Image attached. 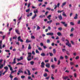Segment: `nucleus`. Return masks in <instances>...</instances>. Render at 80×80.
Returning <instances> with one entry per match:
<instances>
[{
  "label": "nucleus",
  "mask_w": 80,
  "mask_h": 80,
  "mask_svg": "<svg viewBox=\"0 0 80 80\" xmlns=\"http://www.w3.org/2000/svg\"><path fill=\"white\" fill-rule=\"evenodd\" d=\"M62 40L63 42H64V41H65V38H62Z\"/></svg>",
  "instance_id": "obj_46"
},
{
  "label": "nucleus",
  "mask_w": 80,
  "mask_h": 80,
  "mask_svg": "<svg viewBox=\"0 0 80 80\" xmlns=\"http://www.w3.org/2000/svg\"><path fill=\"white\" fill-rule=\"evenodd\" d=\"M69 78L71 79L72 80H73V78H72L73 77V76L72 75H69Z\"/></svg>",
  "instance_id": "obj_32"
},
{
  "label": "nucleus",
  "mask_w": 80,
  "mask_h": 80,
  "mask_svg": "<svg viewBox=\"0 0 80 80\" xmlns=\"http://www.w3.org/2000/svg\"><path fill=\"white\" fill-rule=\"evenodd\" d=\"M60 60H58V63L57 64V65H60Z\"/></svg>",
  "instance_id": "obj_50"
},
{
  "label": "nucleus",
  "mask_w": 80,
  "mask_h": 80,
  "mask_svg": "<svg viewBox=\"0 0 80 80\" xmlns=\"http://www.w3.org/2000/svg\"><path fill=\"white\" fill-rule=\"evenodd\" d=\"M32 12H31L29 13V14H28L27 15V17H30V16H32Z\"/></svg>",
  "instance_id": "obj_22"
},
{
  "label": "nucleus",
  "mask_w": 80,
  "mask_h": 80,
  "mask_svg": "<svg viewBox=\"0 0 80 80\" xmlns=\"http://www.w3.org/2000/svg\"><path fill=\"white\" fill-rule=\"evenodd\" d=\"M70 24L71 25H74V23H73V22H70Z\"/></svg>",
  "instance_id": "obj_58"
},
{
  "label": "nucleus",
  "mask_w": 80,
  "mask_h": 80,
  "mask_svg": "<svg viewBox=\"0 0 80 80\" xmlns=\"http://www.w3.org/2000/svg\"><path fill=\"white\" fill-rule=\"evenodd\" d=\"M34 60H38V58L37 57L36 58H34Z\"/></svg>",
  "instance_id": "obj_42"
},
{
  "label": "nucleus",
  "mask_w": 80,
  "mask_h": 80,
  "mask_svg": "<svg viewBox=\"0 0 80 80\" xmlns=\"http://www.w3.org/2000/svg\"><path fill=\"white\" fill-rule=\"evenodd\" d=\"M37 17V14H34V16H33L32 18V20H33V19H35V18Z\"/></svg>",
  "instance_id": "obj_14"
},
{
  "label": "nucleus",
  "mask_w": 80,
  "mask_h": 80,
  "mask_svg": "<svg viewBox=\"0 0 80 80\" xmlns=\"http://www.w3.org/2000/svg\"><path fill=\"white\" fill-rule=\"evenodd\" d=\"M66 53L67 55H70V53H69L68 51H66Z\"/></svg>",
  "instance_id": "obj_57"
},
{
  "label": "nucleus",
  "mask_w": 80,
  "mask_h": 80,
  "mask_svg": "<svg viewBox=\"0 0 80 80\" xmlns=\"http://www.w3.org/2000/svg\"><path fill=\"white\" fill-rule=\"evenodd\" d=\"M26 70L28 72V75H31V73H30V70H28V69H27Z\"/></svg>",
  "instance_id": "obj_17"
},
{
  "label": "nucleus",
  "mask_w": 80,
  "mask_h": 80,
  "mask_svg": "<svg viewBox=\"0 0 80 80\" xmlns=\"http://www.w3.org/2000/svg\"><path fill=\"white\" fill-rule=\"evenodd\" d=\"M57 34L58 36H60L61 35H62V34L60 32H58Z\"/></svg>",
  "instance_id": "obj_29"
},
{
  "label": "nucleus",
  "mask_w": 80,
  "mask_h": 80,
  "mask_svg": "<svg viewBox=\"0 0 80 80\" xmlns=\"http://www.w3.org/2000/svg\"><path fill=\"white\" fill-rule=\"evenodd\" d=\"M8 67H9L10 70L11 71H13V68H12V67H11V66L10 65H8Z\"/></svg>",
  "instance_id": "obj_11"
},
{
  "label": "nucleus",
  "mask_w": 80,
  "mask_h": 80,
  "mask_svg": "<svg viewBox=\"0 0 80 80\" xmlns=\"http://www.w3.org/2000/svg\"><path fill=\"white\" fill-rule=\"evenodd\" d=\"M9 77L11 78H12L13 77V76L12 75V74H10V75L9 76Z\"/></svg>",
  "instance_id": "obj_41"
},
{
  "label": "nucleus",
  "mask_w": 80,
  "mask_h": 80,
  "mask_svg": "<svg viewBox=\"0 0 80 80\" xmlns=\"http://www.w3.org/2000/svg\"><path fill=\"white\" fill-rule=\"evenodd\" d=\"M65 58L66 59V60L68 59V57L67 56H65Z\"/></svg>",
  "instance_id": "obj_60"
},
{
  "label": "nucleus",
  "mask_w": 80,
  "mask_h": 80,
  "mask_svg": "<svg viewBox=\"0 0 80 80\" xmlns=\"http://www.w3.org/2000/svg\"><path fill=\"white\" fill-rule=\"evenodd\" d=\"M30 63L31 65H33V64H34V62L33 61H31L30 62Z\"/></svg>",
  "instance_id": "obj_28"
},
{
  "label": "nucleus",
  "mask_w": 80,
  "mask_h": 80,
  "mask_svg": "<svg viewBox=\"0 0 80 80\" xmlns=\"http://www.w3.org/2000/svg\"><path fill=\"white\" fill-rule=\"evenodd\" d=\"M45 72H49L48 70V69H47V68L45 69Z\"/></svg>",
  "instance_id": "obj_47"
},
{
  "label": "nucleus",
  "mask_w": 80,
  "mask_h": 80,
  "mask_svg": "<svg viewBox=\"0 0 80 80\" xmlns=\"http://www.w3.org/2000/svg\"><path fill=\"white\" fill-rule=\"evenodd\" d=\"M15 31L16 33H17V34H18V35H20V32L18 30L16 29Z\"/></svg>",
  "instance_id": "obj_12"
},
{
  "label": "nucleus",
  "mask_w": 80,
  "mask_h": 80,
  "mask_svg": "<svg viewBox=\"0 0 80 80\" xmlns=\"http://www.w3.org/2000/svg\"><path fill=\"white\" fill-rule=\"evenodd\" d=\"M48 12H46L45 13V15L46 16H47V14H48Z\"/></svg>",
  "instance_id": "obj_59"
},
{
  "label": "nucleus",
  "mask_w": 80,
  "mask_h": 80,
  "mask_svg": "<svg viewBox=\"0 0 80 80\" xmlns=\"http://www.w3.org/2000/svg\"><path fill=\"white\" fill-rule=\"evenodd\" d=\"M31 38L32 39H35V37L33 36H32L31 37Z\"/></svg>",
  "instance_id": "obj_40"
},
{
  "label": "nucleus",
  "mask_w": 80,
  "mask_h": 80,
  "mask_svg": "<svg viewBox=\"0 0 80 80\" xmlns=\"http://www.w3.org/2000/svg\"><path fill=\"white\" fill-rule=\"evenodd\" d=\"M32 53L33 55H35V52L34 51H33L32 52Z\"/></svg>",
  "instance_id": "obj_63"
},
{
  "label": "nucleus",
  "mask_w": 80,
  "mask_h": 80,
  "mask_svg": "<svg viewBox=\"0 0 80 80\" xmlns=\"http://www.w3.org/2000/svg\"><path fill=\"white\" fill-rule=\"evenodd\" d=\"M54 6H55V7L54 8V9H56L57 8V6L56 5H54Z\"/></svg>",
  "instance_id": "obj_56"
},
{
  "label": "nucleus",
  "mask_w": 80,
  "mask_h": 80,
  "mask_svg": "<svg viewBox=\"0 0 80 80\" xmlns=\"http://www.w3.org/2000/svg\"><path fill=\"white\" fill-rule=\"evenodd\" d=\"M51 67L52 69L55 68V64L52 65H51Z\"/></svg>",
  "instance_id": "obj_25"
},
{
  "label": "nucleus",
  "mask_w": 80,
  "mask_h": 80,
  "mask_svg": "<svg viewBox=\"0 0 80 80\" xmlns=\"http://www.w3.org/2000/svg\"><path fill=\"white\" fill-rule=\"evenodd\" d=\"M41 56H42V57H45V56H46V55H45V54L44 53H42L41 54Z\"/></svg>",
  "instance_id": "obj_20"
},
{
  "label": "nucleus",
  "mask_w": 80,
  "mask_h": 80,
  "mask_svg": "<svg viewBox=\"0 0 80 80\" xmlns=\"http://www.w3.org/2000/svg\"><path fill=\"white\" fill-rule=\"evenodd\" d=\"M49 54H50V57H52V56H53V53L51 52H49Z\"/></svg>",
  "instance_id": "obj_39"
},
{
  "label": "nucleus",
  "mask_w": 80,
  "mask_h": 80,
  "mask_svg": "<svg viewBox=\"0 0 80 80\" xmlns=\"http://www.w3.org/2000/svg\"><path fill=\"white\" fill-rule=\"evenodd\" d=\"M39 29H40V28L39 26H38L37 28V30H39Z\"/></svg>",
  "instance_id": "obj_61"
},
{
  "label": "nucleus",
  "mask_w": 80,
  "mask_h": 80,
  "mask_svg": "<svg viewBox=\"0 0 80 80\" xmlns=\"http://www.w3.org/2000/svg\"><path fill=\"white\" fill-rule=\"evenodd\" d=\"M28 50H31L32 49V47H31V45L30 44L28 45Z\"/></svg>",
  "instance_id": "obj_19"
},
{
  "label": "nucleus",
  "mask_w": 80,
  "mask_h": 80,
  "mask_svg": "<svg viewBox=\"0 0 80 80\" xmlns=\"http://www.w3.org/2000/svg\"><path fill=\"white\" fill-rule=\"evenodd\" d=\"M30 11V9L29 8L28 9H27L26 10V12H29Z\"/></svg>",
  "instance_id": "obj_62"
},
{
  "label": "nucleus",
  "mask_w": 80,
  "mask_h": 80,
  "mask_svg": "<svg viewBox=\"0 0 80 80\" xmlns=\"http://www.w3.org/2000/svg\"><path fill=\"white\" fill-rule=\"evenodd\" d=\"M53 53H56V50H55V49H54L53 50Z\"/></svg>",
  "instance_id": "obj_36"
},
{
  "label": "nucleus",
  "mask_w": 80,
  "mask_h": 80,
  "mask_svg": "<svg viewBox=\"0 0 80 80\" xmlns=\"http://www.w3.org/2000/svg\"><path fill=\"white\" fill-rule=\"evenodd\" d=\"M41 68H44V67H45V63L43 62H42L41 63Z\"/></svg>",
  "instance_id": "obj_6"
},
{
  "label": "nucleus",
  "mask_w": 80,
  "mask_h": 80,
  "mask_svg": "<svg viewBox=\"0 0 80 80\" xmlns=\"http://www.w3.org/2000/svg\"><path fill=\"white\" fill-rule=\"evenodd\" d=\"M28 55L27 57V59L28 61H30L32 60V58H29L32 57V52H28Z\"/></svg>",
  "instance_id": "obj_1"
},
{
  "label": "nucleus",
  "mask_w": 80,
  "mask_h": 80,
  "mask_svg": "<svg viewBox=\"0 0 80 80\" xmlns=\"http://www.w3.org/2000/svg\"><path fill=\"white\" fill-rule=\"evenodd\" d=\"M48 28L49 30H51V27L50 26H48Z\"/></svg>",
  "instance_id": "obj_52"
},
{
  "label": "nucleus",
  "mask_w": 80,
  "mask_h": 80,
  "mask_svg": "<svg viewBox=\"0 0 80 80\" xmlns=\"http://www.w3.org/2000/svg\"><path fill=\"white\" fill-rule=\"evenodd\" d=\"M63 16H64V17H67V15H66V14L65 13V12H63L62 13Z\"/></svg>",
  "instance_id": "obj_30"
},
{
  "label": "nucleus",
  "mask_w": 80,
  "mask_h": 80,
  "mask_svg": "<svg viewBox=\"0 0 80 80\" xmlns=\"http://www.w3.org/2000/svg\"><path fill=\"white\" fill-rule=\"evenodd\" d=\"M23 65V64L21 62H18V63L16 65Z\"/></svg>",
  "instance_id": "obj_23"
},
{
  "label": "nucleus",
  "mask_w": 80,
  "mask_h": 80,
  "mask_svg": "<svg viewBox=\"0 0 80 80\" xmlns=\"http://www.w3.org/2000/svg\"><path fill=\"white\" fill-rule=\"evenodd\" d=\"M61 23L62 24V25H64V27H67V26L68 25V24L67 23H65V22H61Z\"/></svg>",
  "instance_id": "obj_3"
},
{
  "label": "nucleus",
  "mask_w": 80,
  "mask_h": 80,
  "mask_svg": "<svg viewBox=\"0 0 80 80\" xmlns=\"http://www.w3.org/2000/svg\"><path fill=\"white\" fill-rule=\"evenodd\" d=\"M58 18L59 19V20H62L63 19V18H62V16L61 15V14H60L58 16Z\"/></svg>",
  "instance_id": "obj_7"
},
{
  "label": "nucleus",
  "mask_w": 80,
  "mask_h": 80,
  "mask_svg": "<svg viewBox=\"0 0 80 80\" xmlns=\"http://www.w3.org/2000/svg\"><path fill=\"white\" fill-rule=\"evenodd\" d=\"M66 45H68L69 47H71L72 45H71V44L69 43V42H67L66 43Z\"/></svg>",
  "instance_id": "obj_9"
},
{
  "label": "nucleus",
  "mask_w": 80,
  "mask_h": 80,
  "mask_svg": "<svg viewBox=\"0 0 80 80\" xmlns=\"http://www.w3.org/2000/svg\"><path fill=\"white\" fill-rule=\"evenodd\" d=\"M45 17V15H43V16L41 15L39 17L40 18H43V17Z\"/></svg>",
  "instance_id": "obj_31"
},
{
  "label": "nucleus",
  "mask_w": 80,
  "mask_h": 80,
  "mask_svg": "<svg viewBox=\"0 0 80 80\" xmlns=\"http://www.w3.org/2000/svg\"><path fill=\"white\" fill-rule=\"evenodd\" d=\"M52 20H50L49 21H48L47 22L48 23H49V24H50L51 23H52Z\"/></svg>",
  "instance_id": "obj_34"
},
{
  "label": "nucleus",
  "mask_w": 80,
  "mask_h": 80,
  "mask_svg": "<svg viewBox=\"0 0 80 80\" xmlns=\"http://www.w3.org/2000/svg\"><path fill=\"white\" fill-rule=\"evenodd\" d=\"M18 41H20L21 42H23V41L21 39V37L19 36L18 38Z\"/></svg>",
  "instance_id": "obj_5"
},
{
  "label": "nucleus",
  "mask_w": 80,
  "mask_h": 80,
  "mask_svg": "<svg viewBox=\"0 0 80 80\" xmlns=\"http://www.w3.org/2000/svg\"><path fill=\"white\" fill-rule=\"evenodd\" d=\"M64 58L62 56H60V60H63Z\"/></svg>",
  "instance_id": "obj_35"
},
{
  "label": "nucleus",
  "mask_w": 80,
  "mask_h": 80,
  "mask_svg": "<svg viewBox=\"0 0 80 80\" xmlns=\"http://www.w3.org/2000/svg\"><path fill=\"white\" fill-rule=\"evenodd\" d=\"M2 62H3V59H1L0 60V65H1V63ZM3 67V64H1L0 66V69H2Z\"/></svg>",
  "instance_id": "obj_2"
},
{
  "label": "nucleus",
  "mask_w": 80,
  "mask_h": 80,
  "mask_svg": "<svg viewBox=\"0 0 80 80\" xmlns=\"http://www.w3.org/2000/svg\"><path fill=\"white\" fill-rule=\"evenodd\" d=\"M18 72H19V73H22L23 72V71L21 70V69H19V70L18 71Z\"/></svg>",
  "instance_id": "obj_24"
},
{
  "label": "nucleus",
  "mask_w": 80,
  "mask_h": 80,
  "mask_svg": "<svg viewBox=\"0 0 80 80\" xmlns=\"http://www.w3.org/2000/svg\"><path fill=\"white\" fill-rule=\"evenodd\" d=\"M46 42L47 43H50V40L48 39L47 40Z\"/></svg>",
  "instance_id": "obj_26"
},
{
  "label": "nucleus",
  "mask_w": 80,
  "mask_h": 80,
  "mask_svg": "<svg viewBox=\"0 0 80 80\" xmlns=\"http://www.w3.org/2000/svg\"><path fill=\"white\" fill-rule=\"evenodd\" d=\"M70 63L71 66H72V65H74V62H70Z\"/></svg>",
  "instance_id": "obj_21"
},
{
  "label": "nucleus",
  "mask_w": 80,
  "mask_h": 80,
  "mask_svg": "<svg viewBox=\"0 0 80 80\" xmlns=\"http://www.w3.org/2000/svg\"><path fill=\"white\" fill-rule=\"evenodd\" d=\"M74 77H75V78H76V77H77V73H74Z\"/></svg>",
  "instance_id": "obj_53"
},
{
  "label": "nucleus",
  "mask_w": 80,
  "mask_h": 80,
  "mask_svg": "<svg viewBox=\"0 0 80 80\" xmlns=\"http://www.w3.org/2000/svg\"><path fill=\"white\" fill-rule=\"evenodd\" d=\"M52 15H49L47 17V18H51Z\"/></svg>",
  "instance_id": "obj_55"
},
{
  "label": "nucleus",
  "mask_w": 80,
  "mask_h": 80,
  "mask_svg": "<svg viewBox=\"0 0 80 80\" xmlns=\"http://www.w3.org/2000/svg\"><path fill=\"white\" fill-rule=\"evenodd\" d=\"M13 80H18V78L17 77H15L13 79Z\"/></svg>",
  "instance_id": "obj_49"
},
{
  "label": "nucleus",
  "mask_w": 80,
  "mask_h": 80,
  "mask_svg": "<svg viewBox=\"0 0 80 80\" xmlns=\"http://www.w3.org/2000/svg\"><path fill=\"white\" fill-rule=\"evenodd\" d=\"M58 30H60V31H61V30H62V27L59 28H58Z\"/></svg>",
  "instance_id": "obj_38"
},
{
  "label": "nucleus",
  "mask_w": 80,
  "mask_h": 80,
  "mask_svg": "<svg viewBox=\"0 0 80 80\" xmlns=\"http://www.w3.org/2000/svg\"><path fill=\"white\" fill-rule=\"evenodd\" d=\"M62 12H63V10H62V11H60V10H58V13H62Z\"/></svg>",
  "instance_id": "obj_37"
},
{
  "label": "nucleus",
  "mask_w": 80,
  "mask_h": 80,
  "mask_svg": "<svg viewBox=\"0 0 80 80\" xmlns=\"http://www.w3.org/2000/svg\"><path fill=\"white\" fill-rule=\"evenodd\" d=\"M62 78H63V80H67V78H68V77L63 76L62 77Z\"/></svg>",
  "instance_id": "obj_10"
},
{
  "label": "nucleus",
  "mask_w": 80,
  "mask_h": 80,
  "mask_svg": "<svg viewBox=\"0 0 80 80\" xmlns=\"http://www.w3.org/2000/svg\"><path fill=\"white\" fill-rule=\"evenodd\" d=\"M66 3H67V2H65L62 3V8L63 7V6H65V5H66Z\"/></svg>",
  "instance_id": "obj_18"
},
{
  "label": "nucleus",
  "mask_w": 80,
  "mask_h": 80,
  "mask_svg": "<svg viewBox=\"0 0 80 80\" xmlns=\"http://www.w3.org/2000/svg\"><path fill=\"white\" fill-rule=\"evenodd\" d=\"M54 60L55 62H57V58L54 57Z\"/></svg>",
  "instance_id": "obj_43"
},
{
  "label": "nucleus",
  "mask_w": 80,
  "mask_h": 80,
  "mask_svg": "<svg viewBox=\"0 0 80 80\" xmlns=\"http://www.w3.org/2000/svg\"><path fill=\"white\" fill-rule=\"evenodd\" d=\"M21 78L23 79L25 78V76H21Z\"/></svg>",
  "instance_id": "obj_45"
},
{
  "label": "nucleus",
  "mask_w": 80,
  "mask_h": 80,
  "mask_svg": "<svg viewBox=\"0 0 80 80\" xmlns=\"http://www.w3.org/2000/svg\"><path fill=\"white\" fill-rule=\"evenodd\" d=\"M36 53H39V51H38L37 49H36Z\"/></svg>",
  "instance_id": "obj_48"
},
{
  "label": "nucleus",
  "mask_w": 80,
  "mask_h": 80,
  "mask_svg": "<svg viewBox=\"0 0 80 80\" xmlns=\"http://www.w3.org/2000/svg\"><path fill=\"white\" fill-rule=\"evenodd\" d=\"M4 69H5V70H6V71L8 72V67H5L4 68Z\"/></svg>",
  "instance_id": "obj_13"
},
{
  "label": "nucleus",
  "mask_w": 80,
  "mask_h": 80,
  "mask_svg": "<svg viewBox=\"0 0 80 80\" xmlns=\"http://www.w3.org/2000/svg\"><path fill=\"white\" fill-rule=\"evenodd\" d=\"M46 35H51V36H52V35H53V32L47 33L46 34Z\"/></svg>",
  "instance_id": "obj_8"
},
{
  "label": "nucleus",
  "mask_w": 80,
  "mask_h": 80,
  "mask_svg": "<svg viewBox=\"0 0 80 80\" xmlns=\"http://www.w3.org/2000/svg\"><path fill=\"white\" fill-rule=\"evenodd\" d=\"M47 73H45L43 74V76L44 77H47Z\"/></svg>",
  "instance_id": "obj_27"
},
{
  "label": "nucleus",
  "mask_w": 80,
  "mask_h": 80,
  "mask_svg": "<svg viewBox=\"0 0 80 80\" xmlns=\"http://www.w3.org/2000/svg\"><path fill=\"white\" fill-rule=\"evenodd\" d=\"M34 13H35V14L37 13H38V10H37V9H36V11H34Z\"/></svg>",
  "instance_id": "obj_33"
},
{
  "label": "nucleus",
  "mask_w": 80,
  "mask_h": 80,
  "mask_svg": "<svg viewBox=\"0 0 80 80\" xmlns=\"http://www.w3.org/2000/svg\"><path fill=\"white\" fill-rule=\"evenodd\" d=\"M62 51L63 52H64L65 51H66V49H62Z\"/></svg>",
  "instance_id": "obj_64"
},
{
  "label": "nucleus",
  "mask_w": 80,
  "mask_h": 80,
  "mask_svg": "<svg viewBox=\"0 0 80 80\" xmlns=\"http://www.w3.org/2000/svg\"><path fill=\"white\" fill-rule=\"evenodd\" d=\"M46 67L47 68H50V64L49 63H47L46 64Z\"/></svg>",
  "instance_id": "obj_16"
},
{
  "label": "nucleus",
  "mask_w": 80,
  "mask_h": 80,
  "mask_svg": "<svg viewBox=\"0 0 80 80\" xmlns=\"http://www.w3.org/2000/svg\"><path fill=\"white\" fill-rule=\"evenodd\" d=\"M79 59V57H78V56H77L75 58L76 60H78V59Z\"/></svg>",
  "instance_id": "obj_51"
},
{
  "label": "nucleus",
  "mask_w": 80,
  "mask_h": 80,
  "mask_svg": "<svg viewBox=\"0 0 80 80\" xmlns=\"http://www.w3.org/2000/svg\"><path fill=\"white\" fill-rule=\"evenodd\" d=\"M74 30V28H72L71 30V32H73V31Z\"/></svg>",
  "instance_id": "obj_44"
},
{
  "label": "nucleus",
  "mask_w": 80,
  "mask_h": 80,
  "mask_svg": "<svg viewBox=\"0 0 80 80\" xmlns=\"http://www.w3.org/2000/svg\"><path fill=\"white\" fill-rule=\"evenodd\" d=\"M74 18L75 20H76V19L78 18V14H76Z\"/></svg>",
  "instance_id": "obj_15"
},
{
  "label": "nucleus",
  "mask_w": 80,
  "mask_h": 80,
  "mask_svg": "<svg viewBox=\"0 0 80 80\" xmlns=\"http://www.w3.org/2000/svg\"><path fill=\"white\" fill-rule=\"evenodd\" d=\"M15 60H16V58H15L14 59L13 62H9V63L10 64L11 63L13 64H15V63H16V62H15Z\"/></svg>",
  "instance_id": "obj_4"
},
{
  "label": "nucleus",
  "mask_w": 80,
  "mask_h": 80,
  "mask_svg": "<svg viewBox=\"0 0 80 80\" xmlns=\"http://www.w3.org/2000/svg\"><path fill=\"white\" fill-rule=\"evenodd\" d=\"M38 50H40V51H42V48H40V47L38 48Z\"/></svg>",
  "instance_id": "obj_54"
}]
</instances>
